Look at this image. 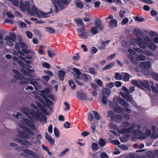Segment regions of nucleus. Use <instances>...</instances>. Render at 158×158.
<instances>
[{
    "mask_svg": "<svg viewBox=\"0 0 158 158\" xmlns=\"http://www.w3.org/2000/svg\"><path fill=\"white\" fill-rule=\"evenodd\" d=\"M148 31L144 30L143 32L139 30V46L142 48H146L147 46L152 51L155 50L156 46L148 35Z\"/></svg>",
    "mask_w": 158,
    "mask_h": 158,
    "instance_id": "obj_1",
    "label": "nucleus"
},
{
    "mask_svg": "<svg viewBox=\"0 0 158 158\" xmlns=\"http://www.w3.org/2000/svg\"><path fill=\"white\" fill-rule=\"evenodd\" d=\"M21 110L29 119L32 118L31 115L33 117H35L36 118H40V115H39L38 113H36L35 111L33 110H31L27 108L23 107Z\"/></svg>",
    "mask_w": 158,
    "mask_h": 158,
    "instance_id": "obj_2",
    "label": "nucleus"
},
{
    "mask_svg": "<svg viewBox=\"0 0 158 158\" xmlns=\"http://www.w3.org/2000/svg\"><path fill=\"white\" fill-rule=\"evenodd\" d=\"M22 41L23 39L22 38L19 39V45L22 48V51L23 54H28L29 53V51L27 49V45L25 43L22 42Z\"/></svg>",
    "mask_w": 158,
    "mask_h": 158,
    "instance_id": "obj_3",
    "label": "nucleus"
},
{
    "mask_svg": "<svg viewBox=\"0 0 158 158\" xmlns=\"http://www.w3.org/2000/svg\"><path fill=\"white\" fill-rule=\"evenodd\" d=\"M19 7L21 10L22 11L27 10L28 13V10H30V4L28 1H26L24 4L22 1H20Z\"/></svg>",
    "mask_w": 158,
    "mask_h": 158,
    "instance_id": "obj_4",
    "label": "nucleus"
},
{
    "mask_svg": "<svg viewBox=\"0 0 158 158\" xmlns=\"http://www.w3.org/2000/svg\"><path fill=\"white\" fill-rule=\"evenodd\" d=\"M149 85L148 81H139V88L141 89H144V88H145L148 90H150L151 88Z\"/></svg>",
    "mask_w": 158,
    "mask_h": 158,
    "instance_id": "obj_5",
    "label": "nucleus"
},
{
    "mask_svg": "<svg viewBox=\"0 0 158 158\" xmlns=\"http://www.w3.org/2000/svg\"><path fill=\"white\" fill-rule=\"evenodd\" d=\"M136 125L134 123H132L131 124L130 127L128 128H123L120 130L121 133H130L132 132V130L135 127Z\"/></svg>",
    "mask_w": 158,
    "mask_h": 158,
    "instance_id": "obj_6",
    "label": "nucleus"
},
{
    "mask_svg": "<svg viewBox=\"0 0 158 158\" xmlns=\"http://www.w3.org/2000/svg\"><path fill=\"white\" fill-rule=\"evenodd\" d=\"M52 2L53 3L55 2L58 5L60 9L62 10L64 8V5H67L69 2H68L67 1H53Z\"/></svg>",
    "mask_w": 158,
    "mask_h": 158,
    "instance_id": "obj_7",
    "label": "nucleus"
},
{
    "mask_svg": "<svg viewBox=\"0 0 158 158\" xmlns=\"http://www.w3.org/2000/svg\"><path fill=\"white\" fill-rule=\"evenodd\" d=\"M13 72L15 73L13 77L15 79L20 81L24 80L25 78L23 77L19 72L16 70H13Z\"/></svg>",
    "mask_w": 158,
    "mask_h": 158,
    "instance_id": "obj_8",
    "label": "nucleus"
},
{
    "mask_svg": "<svg viewBox=\"0 0 158 158\" xmlns=\"http://www.w3.org/2000/svg\"><path fill=\"white\" fill-rule=\"evenodd\" d=\"M77 98L81 100H85L87 99V96L82 91H78L76 93Z\"/></svg>",
    "mask_w": 158,
    "mask_h": 158,
    "instance_id": "obj_9",
    "label": "nucleus"
},
{
    "mask_svg": "<svg viewBox=\"0 0 158 158\" xmlns=\"http://www.w3.org/2000/svg\"><path fill=\"white\" fill-rule=\"evenodd\" d=\"M122 116L121 115L114 114L113 115L111 119L113 122L116 123H119L122 121Z\"/></svg>",
    "mask_w": 158,
    "mask_h": 158,
    "instance_id": "obj_10",
    "label": "nucleus"
},
{
    "mask_svg": "<svg viewBox=\"0 0 158 158\" xmlns=\"http://www.w3.org/2000/svg\"><path fill=\"white\" fill-rule=\"evenodd\" d=\"M17 141L20 144L23 145V148H29L30 146L31 145V143L27 140H22L19 139H17Z\"/></svg>",
    "mask_w": 158,
    "mask_h": 158,
    "instance_id": "obj_11",
    "label": "nucleus"
},
{
    "mask_svg": "<svg viewBox=\"0 0 158 158\" xmlns=\"http://www.w3.org/2000/svg\"><path fill=\"white\" fill-rule=\"evenodd\" d=\"M95 27L100 31H102L104 28V26L100 19H97L95 21Z\"/></svg>",
    "mask_w": 158,
    "mask_h": 158,
    "instance_id": "obj_12",
    "label": "nucleus"
},
{
    "mask_svg": "<svg viewBox=\"0 0 158 158\" xmlns=\"http://www.w3.org/2000/svg\"><path fill=\"white\" fill-rule=\"evenodd\" d=\"M85 29V27L83 26L78 29V32L80 33L79 36L82 39H86L88 38L87 35L84 31Z\"/></svg>",
    "mask_w": 158,
    "mask_h": 158,
    "instance_id": "obj_13",
    "label": "nucleus"
},
{
    "mask_svg": "<svg viewBox=\"0 0 158 158\" xmlns=\"http://www.w3.org/2000/svg\"><path fill=\"white\" fill-rule=\"evenodd\" d=\"M140 66L143 69L148 70L150 67L151 63L149 61L142 62L140 64Z\"/></svg>",
    "mask_w": 158,
    "mask_h": 158,
    "instance_id": "obj_14",
    "label": "nucleus"
},
{
    "mask_svg": "<svg viewBox=\"0 0 158 158\" xmlns=\"http://www.w3.org/2000/svg\"><path fill=\"white\" fill-rule=\"evenodd\" d=\"M45 137L46 139L49 142L51 146H53L55 140L52 139V137L49 135L48 133L45 134Z\"/></svg>",
    "mask_w": 158,
    "mask_h": 158,
    "instance_id": "obj_15",
    "label": "nucleus"
},
{
    "mask_svg": "<svg viewBox=\"0 0 158 158\" xmlns=\"http://www.w3.org/2000/svg\"><path fill=\"white\" fill-rule=\"evenodd\" d=\"M23 120L25 123L26 125L27 126L32 129H33L35 128V124L30 120L27 118L24 119Z\"/></svg>",
    "mask_w": 158,
    "mask_h": 158,
    "instance_id": "obj_16",
    "label": "nucleus"
},
{
    "mask_svg": "<svg viewBox=\"0 0 158 158\" xmlns=\"http://www.w3.org/2000/svg\"><path fill=\"white\" fill-rule=\"evenodd\" d=\"M101 93L102 96L108 97L110 95L111 92L109 89L104 88L101 90Z\"/></svg>",
    "mask_w": 158,
    "mask_h": 158,
    "instance_id": "obj_17",
    "label": "nucleus"
},
{
    "mask_svg": "<svg viewBox=\"0 0 158 158\" xmlns=\"http://www.w3.org/2000/svg\"><path fill=\"white\" fill-rule=\"evenodd\" d=\"M129 42L131 45L134 46L136 45L137 44H138V37L136 38V39L132 38L130 39Z\"/></svg>",
    "mask_w": 158,
    "mask_h": 158,
    "instance_id": "obj_18",
    "label": "nucleus"
},
{
    "mask_svg": "<svg viewBox=\"0 0 158 158\" xmlns=\"http://www.w3.org/2000/svg\"><path fill=\"white\" fill-rule=\"evenodd\" d=\"M18 133L21 138L26 139H27L29 138V135L27 134L23 131L20 130L18 131Z\"/></svg>",
    "mask_w": 158,
    "mask_h": 158,
    "instance_id": "obj_19",
    "label": "nucleus"
},
{
    "mask_svg": "<svg viewBox=\"0 0 158 158\" xmlns=\"http://www.w3.org/2000/svg\"><path fill=\"white\" fill-rule=\"evenodd\" d=\"M109 26L110 28L115 27L117 26V21L114 19H112L109 23Z\"/></svg>",
    "mask_w": 158,
    "mask_h": 158,
    "instance_id": "obj_20",
    "label": "nucleus"
},
{
    "mask_svg": "<svg viewBox=\"0 0 158 158\" xmlns=\"http://www.w3.org/2000/svg\"><path fill=\"white\" fill-rule=\"evenodd\" d=\"M43 97L45 100V104H44V105L46 107L48 106L49 108V106L52 105V102L48 98L45 97L44 96H43Z\"/></svg>",
    "mask_w": 158,
    "mask_h": 158,
    "instance_id": "obj_21",
    "label": "nucleus"
},
{
    "mask_svg": "<svg viewBox=\"0 0 158 158\" xmlns=\"http://www.w3.org/2000/svg\"><path fill=\"white\" fill-rule=\"evenodd\" d=\"M28 13L31 15H34L35 13L37 14L38 13V10L37 8L35 6H33L31 9L28 10Z\"/></svg>",
    "mask_w": 158,
    "mask_h": 158,
    "instance_id": "obj_22",
    "label": "nucleus"
},
{
    "mask_svg": "<svg viewBox=\"0 0 158 158\" xmlns=\"http://www.w3.org/2000/svg\"><path fill=\"white\" fill-rule=\"evenodd\" d=\"M58 77L60 80L63 81L64 80V76L65 75V72L62 70L58 71Z\"/></svg>",
    "mask_w": 158,
    "mask_h": 158,
    "instance_id": "obj_23",
    "label": "nucleus"
},
{
    "mask_svg": "<svg viewBox=\"0 0 158 158\" xmlns=\"http://www.w3.org/2000/svg\"><path fill=\"white\" fill-rule=\"evenodd\" d=\"M122 78L123 80L125 82H127L129 81L130 75L127 73H123Z\"/></svg>",
    "mask_w": 158,
    "mask_h": 158,
    "instance_id": "obj_24",
    "label": "nucleus"
},
{
    "mask_svg": "<svg viewBox=\"0 0 158 158\" xmlns=\"http://www.w3.org/2000/svg\"><path fill=\"white\" fill-rule=\"evenodd\" d=\"M118 101L120 104L122 106L124 107H127V106H129L128 103L125 101V100L121 98L118 99Z\"/></svg>",
    "mask_w": 158,
    "mask_h": 158,
    "instance_id": "obj_25",
    "label": "nucleus"
},
{
    "mask_svg": "<svg viewBox=\"0 0 158 158\" xmlns=\"http://www.w3.org/2000/svg\"><path fill=\"white\" fill-rule=\"evenodd\" d=\"M89 74H82L81 76H77L78 79H82L86 82L87 81L89 80L88 76H89Z\"/></svg>",
    "mask_w": 158,
    "mask_h": 158,
    "instance_id": "obj_26",
    "label": "nucleus"
},
{
    "mask_svg": "<svg viewBox=\"0 0 158 158\" xmlns=\"http://www.w3.org/2000/svg\"><path fill=\"white\" fill-rule=\"evenodd\" d=\"M15 48L18 50V52L20 55L21 56H24L23 53L22 51L20 50V47L19 43H16L15 45Z\"/></svg>",
    "mask_w": 158,
    "mask_h": 158,
    "instance_id": "obj_27",
    "label": "nucleus"
},
{
    "mask_svg": "<svg viewBox=\"0 0 158 158\" xmlns=\"http://www.w3.org/2000/svg\"><path fill=\"white\" fill-rule=\"evenodd\" d=\"M139 53L144 54L148 56H151L153 54L151 52L149 51H143L141 49H139Z\"/></svg>",
    "mask_w": 158,
    "mask_h": 158,
    "instance_id": "obj_28",
    "label": "nucleus"
},
{
    "mask_svg": "<svg viewBox=\"0 0 158 158\" xmlns=\"http://www.w3.org/2000/svg\"><path fill=\"white\" fill-rule=\"evenodd\" d=\"M114 109L115 111L119 113H123L124 110L123 108L120 106H117L114 107Z\"/></svg>",
    "mask_w": 158,
    "mask_h": 158,
    "instance_id": "obj_29",
    "label": "nucleus"
},
{
    "mask_svg": "<svg viewBox=\"0 0 158 158\" xmlns=\"http://www.w3.org/2000/svg\"><path fill=\"white\" fill-rule=\"evenodd\" d=\"M30 83L34 86L35 89L40 88V85L37 81H31Z\"/></svg>",
    "mask_w": 158,
    "mask_h": 158,
    "instance_id": "obj_30",
    "label": "nucleus"
},
{
    "mask_svg": "<svg viewBox=\"0 0 158 158\" xmlns=\"http://www.w3.org/2000/svg\"><path fill=\"white\" fill-rule=\"evenodd\" d=\"M69 85L71 87V89L74 90L76 89V85L73 81L72 80H70L69 81Z\"/></svg>",
    "mask_w": 158,
    "mask_h": 158,
    "instance_id": "obj_31",
    "label": "nucleus"
},
{
    "mask_svg": "<svg viewBox=\"0 0 158 158\" xmlns=\"http://www.w3.org/2000/svg\"><path fill=\"white\" fill-rule=\"evenodd\" d=\"M121 44L122 47L124 48H127L129 46L128 43L125 40H122L121 41Z\"/></svg>",
    "mask_w": 158,
    "mask_h": 158,
    "instance_id": "obj_32",
    "label": "nucleus"
},
{
    "mask_svg": "<svg viewBox=\"0 0 158 158\" xmlns=\"http://www.w3.org/2000/svg\"><path fill=\"white\" fill-rule=\"evenodd\" d=\"M130 60L134 64H137L138 62V56H137L136 58L133 56H131Z\"/></svg>",
    "mask_w": 158,
    "mask_h": 158,
    "instance_id": "obj_33",
    "label": "nucleus"
},
{
    "mask_svg": "<svg viewBox=\"0 0 158 158\" xmlns=\"http://www.w3.org/2000/svg\"><path fill=\"white\" fill-rule=\"evenodd\" d=\"M92 112L94 116V118L95 119L97 120H99L100 119V115L98 114L96 111H93Z\"/></svg>",
    "mask_w": 158,
    "mask_h": 158,
    "instance_id": "obj_34",
    "label": "nucleus"
},
{
    "mask_svg": "<svg viewBox=\"0 0 158 158\" xmlns=\"http://www.w3.org/2000/svg\"><path fill=\"white\" fill-rule=\"evenodd\" d=\"M114 65V63L113 62L110 63L106 65L105 67H104L102 69V70L104 71L105 70L108 69L112 67H113Z\"/></svg>",
    "mask_w": 158,
    "mask_h": 158,
    "instance_id": "obj_35",
    "label": "nucleus"
},
{
    "mask_svg": "<svg viewBox=\"0 0 158 158\" xmlns=\"http://www.w3.org/2000/svg\"><path fill=\"white\" fill-rule=\"evenodd\" d=\"M23 128V129L24 130V131H26L27 133H29L31 135H34V132L32 131L29 128L25 126H24Z\"/></svg>",
    "mask_w": 158,
    "mask_h": 158,
    "instance_id": "obj_36",
    "label": "nucleus"
},
{
    "mask_svg": "<svg viewBox=\"0 0 158 158\" xmlns=\"http://www.w3.org/2000/svg\"><path fill=\"white\" fill-rule=\"evenodd\" d=\"M149 83L152 85L151 86L153 92L156 94H158V90L154 86L153 82L152 81H150Z\"/></svg>",
    "mask_w": 158,
    "mask_h": 158,
    "instance_id": "obj_37",
    "label": "nucleus"
},
{
    "mask_svg": "<svg viewBox=\"0 0 158 158\" xmlns=\"http://www.w3.org/2000/svg\"><path fill=\"white\" fill-rule=\"evenodd\" d=\"M46 31L48 32L50 34H53L55 32V30L54 29L49 27H47L45 29Z\"/></svg>",
    "mask_w": 158,
    "mask_h": 158,
    "instance_id": "obj_38",
    "label": "nucleus"
},
{
    "mask_svg": "<svg viewBox=\"0 0 158 158\" xmlns=\"http://www.w3.org/2000/svg\"><path fill=\"white\" fill-rule=\"evenodd\" d=\"M90 32L93 35H95L98 33V29L95 26L92 27L90 29Z\"/></svg>",
    "mask_w": 158,
    "mask_h": 158,
    "instance_id": "obj_39",
    "label": "nucleus"
},
{
    "mask_svg": "<svg viewBox=\"0 0 158 158\" xmlns=\"http://www.w3.org/2000/svg\"><path fill=\"white\" fill-rule=\"evenodd\" d=\"M123 77L122 75L119 73H115L114 78L116 80H121Z\"/></svg>",
    "mask_w": 158,
    "mask_h": 158,
    "instance_id": "obj_40",
    "label": "nucleus"
},
{
    "mask_svg": "<svg viewBox=\"0 0 158 158\" xmlns=\"http://www.w3.org/2000/svg\"><path fill=\"white\" fill-rule=\"evenodd\" d=\"M39 115H40V118H36L38 120L39 119H41V117L43 119V121L45 123H46L47 122V117L44 114H43L42 113H40L39 114H38Z\"/></svg>",
    "mask_w": 158,
    "mask_h": 158,
    "instance_id": "obj_41",
    "label": "nucleus"
},
{
    "mask_svg": "<svg viewBox=\"0 0 158 158\" xmlns=\"http://www.w3.org/2000/svg\"><path fill=\"white\" fill-rule=\"evenodd\" d=\"M33 32L35 35L39 36V37H41V33L40 32L36 29H35L33 30Z\"/></svg>",
    "mask_w": 158,
    "mask_h": 158,
    "instance_id": "obj_42",
    "label": "nucleus"
},
{
    "mask_svg": "<svg viewBox=\"0 0 158 158\" xmlns=\"http://www.w3.org/2000/svg\"><path fill=\"white\" fill-rule=\"evenodd\" d=\"M146 138L145 134H143L141 131L139 130V139L142 140L145 139Z\"/></svg>",
    "mask_w": 158,
    "mask_h": 158,
    "instance_id": "obj_43",
    "label": "nucleus"
},
{
    "mask_svg": "<svg viewBox=\"0 0 158 158\" xmlns=\"http://www.w3.org/2000/svg\"><path fill=\"white\" fill-rule=\"evenodd\" d=\"M9 35L11 38V40L12 41H15L16 38V36L15 34L13 32H10Z\"/></svg>",
    "mask_w": 158,
    "mask_h": 158,
    "instance_id": "obj_44",
    "label": "nucleus"
},
{
    "mask_svg": "<svg viewBox=\"0 0 158 158\" xmlns=\"http://www.w3.org/2000/svg\"><path fill=\"white\" fill-rule=\"evenodd\" d=\"M76 6L77 8H79L82 9L83 8L84 5L81 2H76Z\"/></svg>",
    "mask_w": 158,
    "mask_h": 158,
    "instance_id": "obj_45",
    "label": "nucleus"
},
{
    "mask_svg": "<svg viewBox=\"0 0 158 158\" xmlns=\"http://www.w3.org/2000/svg\"><path fill=\"white\" fill-rule=\"evenodd\" d=\"M54 132L55 136L58 137L60 135V132L58 129L56 127H55L54 128Z\"/></svg>",
    "mask_w": 158,
    "mask_h": 158,
    "instance_id": "obj_46",
    "label": "nucleus"
},
{
    "mask_svg": "<svg viewBox=\"0 0 158 158\" xmlns=\"http://www.w3.org/2000/svg\"><path fill=\"white\" fill-rule=\"evenodd\" d=\"M103 96L102 99V102L104 104H106L108 103V98H107V97H106V96Z\"/></svg>",
    "mask_w": 158,
    "mask_h": 158,
    "instance_id": "obj_47",
    "label": "nucleus"
},
{
    "mask_svg": "<svg viewBox=\"0 0 158 158\" xmlns=\"http://www.w3.org/2000/svg\"><path fill=\"white\" fill-rule=\"evenodd\" d=\"M149 35L151 37H153L154 38L158 35L157 34L156 32L153 31H150L149 33Z\"/></svg>",
    "mask_w": 158,
    "mask_h": 158,
    "instance_id": "obj_48",
    "label": "nucleus"
},
{
    "mask_svg": "<svg viewBox=\"0 0 158 158\" xmlns=\"http://www.w3.org/2000/svg\"><path fill=\"white\" fill-rule=\"evenodd\" d=\"M152 77L155 80L158 81V74L154 73H151Z\"/></svg>",
    "mask_w": 158,
    "mask_h": 158,
    "instance_id": "obj_49",
    "label": "nucleus"
},
{
    "mask_svg": "<svg viewBox=\"0 0 158 158\" xmlns=\"http://www.w3.org/2000/svg\"><path fill=\"white\" fill-rule=\"evenodd\" d=\"M42 65L43 68L46 69H49L50 67V64L47 62L43 63Z\"/></svg>",
    "mask_w": 158,
    "mask_h": 158,
    "instance_id": "obj_50",
    "label": "nucleus"
},
{
    "mask_svg": "<svg viewBox=\"0 0 158 158\" xmlns=\"http://www.w3.org/2000/svg\"><path fill=\"white\" fill-rule=\"evenodd\" d=\"M26 69L27 70V71L24 70V73L27 74H29L30 73H33L34 72V70L33 69H29V68H26Z\"/></svg>",
    "mask_w": 158,
    "mask_h": 158,
    "instance_id": "obj_51",
    "label": "nucleus"
},
{
    "mask_svg": "<svg viewBox=\"0 0 158 158\" xmlns=\"http://www.w3.org/2000/svg\"><path fill=\"white\" fill-rule=\"evenodd\" d=\"M98 143L99 145L101 146H103L105 145V140L102 138L99 139Z\"/></svg>",
    "mask_w": 158,
    "mask_h": 158,
    "instance_id": "obj_52",
    "label": "nucleus"
},
{
    "mask_svg": "<svg viewBox=\"0 0 158 158\" xmlns=\"http://www.w3.org/2000/svg\"><path fill=\"white\" fill-rule=\"evenodd\" d=\"M107 2L110 3H115L116 4H118L121 5L122 4L121 1H106Z\"/></svg>",
    "mask_w": 158,
    "mask_h": 158,
    "instance_id": "obj_53",
    "label": "nucleus"
},
{
    "mask_svg": "<svg viewBox=\"0 0 158 158\" xmlns=\"http://www.w3.org/2000/svg\"><path fill=\"white\" fill-rule=\"evenodd\" d=\"M98 144L95 143H93L92 144L91 148L92 150H96L98 149Z\"/></svg>",
    "mask_w": 158,
    "mask_h": 158,
    "instance_id": "obj_54",
    "label": "nucleus"
},
{
    "mask_svg": "<svg viewBox=\"0 0 158 158\" xmlns=\"http://www.w3.org/2000/svg\"><path fill=\"white\" fill-rule=\"evenodd\" d=\"M48 54L49 57H54L56 55V54L53 52H51L49 50L48 51Z\"/></svg>",
    "mask_w": 158,
    "mask_h": 158,
    "instance_id": "obj_55",
    "label": "nucleus"
},
{
    "mask_svg": "<svg viewBox=\"0 0 158 158\" xmlns=\"http://www.w3.org/2000/svg\"><path fill=\"white\" fill-rule=\"evenodd\" d=\"M130 125V124L128 122L125 121L122 123V125L123 127H124V128H126L127 127H128Z\"/></svg>",
    "mask_w": 158,
    "mask_h": 158,
    "instance_id": "obj_56",
    "label": "nucleus"
},
{
    "mask_svg": "<svg viewBox=\"0 0 158 158\" xmlns=\"http://www.w3.org/2000/svg\"><path fill=\"white\" fill-rule=\"evenodd\" d=\"M73 70L76 74L78 76H80L81 75V72L77 69L74 68L73 69Z\"/></svg>",
    "mask_w": 158,
    "mask_h": 158,
    "instance_id": "obj_57",
    "label": "nucleus"
},
{
    "mask_svg": "<svg viewBox=\"0 0 158 158\" xmlns=\"http://www.w3.org/2000/svg\"><path fill=\"white\" fill-rule=\"evenodd\" d=\"M64 104L65 105L66 107L65 108L64 110L67 111L69 110L70 109V105L67 102H64Z\"/></svg>",
    "mask_w": 158,
    "mask_h": 158,
    "instance_id": "obj_58",
    "label": "nucleus"
},
{
    "mask_svg": "<svg viewBox=\"0 0 158 158\" xmlns=\"http://www.w3.org/2000/svg\"><path fill=\"white\" fill-rule=\"evenodd\" d=\"M114 85V84L112 82L107 83L106 85V86L110 89L112 88Z\"/></svg>",
    "mask_w": 158,
    "mask_h": 158,
    "instance_id": "obj_59",
    "label": "nucleus"
},
{
    "mask_svg": "<svg viewBox=\"0 0 158 158\" xmlns=\"http://www.w3.org/2000/svg\"><path fill=\"white\" fill-rule=\"evenodd\" d=\"M76 23L77 24V25L79 24L82 26V27H84V24L83 23V22L82 20L81 19H77L76 20Z\"/></svg>",
    "mask_w": 158,
    "mask_h": 158,
    "instance_id": "obj_60",
    "label": "nucleus"
},
{
    "mask_svg": "<svg viewBox=\"0 0 158 158\" xmlns=\"http://www.w3.org/2000/svg\"><path fill=\"white\" fill-rule=\"evenodd\" d=\"M17 62L19 64V65L22 68L25 67V64L22 60H19L18 61H17Z\"/></svg>",
    "mask_w": 158,
    "mask_h": 158,
    "instance_id": "obj_61",
    "label": "nucleus"
},
{
    "mask_svg": "<svg viewBox=\"0 0 158 158\" xmlns=\"http://www.w3.org/2000/svg\"><path fill=\"white\" fill-rule=\"evenodd\" d=\"M89 73L92 74H95L96 72L95 69L93 68H91L89 69Z\"/></svg>",
    "mask_w": 158,
    "mask_h": 158,
    "instance_id": "obj_62",
    "label": "nucleus"
},
{
    "mask_svg": "<svg viewBox=\"0 0 158 158\" xmlns=\"http://www.w3.org/2000/svg\"><path fill=\"white\" fill-rule=\"evenodd\" d=\"M100 156L101 158H108V155L105 152H102Z\"/></svg>",
    "mask_w": 158,
    "mask_h": 158,
    "instance_id": "obj_63",
    "label": "nucleus"
},
{
    "mask_svg": "<svg viewBox=\"0 0 158 158\" xmlns=\"http://www.w3.org/2000/svg\"><path fill=\"white\" fill-rule=\"evenodd\" d=\"M114 85L116 87H119L121 86L122 83V82L119 81H117L114 82Z\"/></svg>",
    "mask_w": 158,
    "mask_h": 158,
    "instance_id": "obj_64",
    "label": "nucleus"
}]
</instances>
